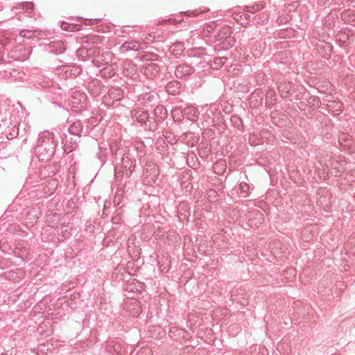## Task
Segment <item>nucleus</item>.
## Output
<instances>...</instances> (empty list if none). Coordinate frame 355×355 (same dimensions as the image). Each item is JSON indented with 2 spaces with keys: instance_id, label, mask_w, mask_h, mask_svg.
Masks as SVG:
<instances>
[{
  "instance_id": "nucleus-1",
  "label": "nucleus",
  "mask_w": 355,
  "mask_h": 355,
  "mask_svg": "<svg viewBox=\"0 0 355 355\" xmlns=\"http://www.w3.org/2000/svg\"><path fill=\"white\" fill-rule=\"evenodd\" d=\"M57 141L53 132L44 131L39 135L35 153L42 162L49 160L55 154Z\"/></svg>"
},
{
  "instance_id": "nucleus-29",
  "label": "nucleus",
  "mask_w": 355,
  "mask_h": 355,
  "mask_svg": "<svg viewBox=\"0 0 355 355\" xmlns=\"http://www.w3.org/2000/svg\"><path fill=\"white\" fill-rule=\"evenodd\" d=\"M150 58H147V60H157V58H158V55H150Z\"/></svg>"
},
{
  "instance_id": "nucleus-17",
  "label": "nucleus",
  "mask_w": 355,
  "mask_h": 355,
  "mask_svg": "<svg viewBox=\"0 0 355 355\" xmlns=\"http://www.w3.org/2000/svg\"><path fill=\"white\" fill-rule=\"evenodd\" d=\"M127 309L130 314L134 318L137 317L141 313V306L139 302L137 300H133L130 304L127 305Z\"/></svg>"
},
{
  "instance_id": "nucleus-27",
  "label": "nucleus",
  "mask_w": 355,
  "mask_h": 355,
  "mask_svg": "<svg viewBox=\"0 0 355 355\" xmlns=\"http://www.w3.org/2000/svg\"><path fill=\"white\" fill-rule=\"evenodd\" d=\"M330 0H318V4L320 6H326Z\"/></svg>"
},
{
  "instance_id": "nucleus-4",
  "label": "nucleus",
  "mask_w": 355,
  "mask_h": 355,
  "mask_svg": "<svg viewBox=\"0 0 355 355\" xmlns=\"http://www.w3.org/2000/svg\"><path fill=\"white\" fill-rule=\"evenodd\" d=\"M69 103L72 107H80V109L85 108L87 103V98L85 93L76 90L72 92Z\"/></svg>"
},
{
  "instance_id": "nucleus-12",
  "label": "nucleus",
  "mask_w": 355,
  "mask_h": 355,
  "mask_svg": "<svg viewBox=\"0 0 355 355\" xmlns=\"http://www.w3.org/2000/svg\"><path fill=\"white\" fill-rule=\"evenodd\" d=\"M103 38L99 35H87L83 38V43L85 44L84 46H97L98 44L103 43Z\"/></svg>"
},
{
  "instance_id": "nucleus-16",
  "label": "nucleus",
  "mask_w": 355,
  "mask_h": 355,
  "mask_svg": "<svg viewBox=\"0 0 355 355\" xmlns=\"http://www.w3.org/2000/svg\"><path fill=\"white\" fill-rule=\"evenodd\" d=\"M341 19L347 24L355 25V10L347 9L342 12Z\"/></svg>"
},
{
  "instance_id": "nucleus-5",
  "label": "nucleus",
  "mask_w": 355,
  "mask_h": 355,
  "mask_svg": "<svg viewBox=\"0 0 355 355\" xmlns=\"http://www.w3.org/2000/svg\"><path fill=\"white\" fill-rule=\"evenodd\" d=\"M159 71V66L153 62L145 64L141 69L144 75L150 79L155 78L158 74Z\"/></svg>"
},
{
  "instance_id": "nucleus-24",
  "label": "nucleus",
  "mask_w": 355,
  "mask_h": 355,
  "mask_svg": "<svg viewBox=\"0 0 355 355\" xmlns=\"http://www.w3.org/2000/svg\"><path fill=\"white\" fill-rule=\"evenodd\" d=\"M56 47L57 50L55 51V53H62L64 51V48L63 46V44L62 42H57L56 43Z\"/></svg>"
},
{
  "instance_id": "nucleus-6",
  "label": "nucleus",
  "mask_w": 355,
  "mask_h": 355,
  "mask_svg": "<svg viewBox=\"0 0 355 355\" xmlns=\"http://www.w3.org/2000/svg\"><path fill=\"white\" fill-rule=\"evenodd\" d=\"M194 72V69L187 64H179L175 67V75L178 78H184Z\"/></svg>"
},
{
  "instance_id": "nucleus-10",
  "label": "nucleus",
  "mask_w": 355,
  "mask_h": 355,
  "mask_svg": "<svg viewBox=\"0 0 355 355\" xmlns=\"http://www.w3.org/2000/svg\"><path fill=\"white\" fill-rule=\"evenodd\" d=\"M178 110H180V112L184 116H186L190 121H196L198 118V111L192 105L187 106L184 108L176 107L174 111L176 112Z\"/></svg>"
},
{
  "instance_id": "nucleus-32",
  "label": "nucleus",
  "mask_w": 355,
  "mask_h": 355,
  "mask_svg": "<svg viewBox=\"0 0 355 355\" xmlns=\"http://www.w3.org/2000/svg\"><path fill=\"white\" fill-rule=\"evenodd\" d=\"M151 37H152V36L149 35V37H146L145 40H148V41L153 42L154 40V37L153 39H151Z\"/></svg>"
},
{
  "instance_id": "nucleus-35",
  "label": "nucleus",
  "mask_w": 355,
  "mask_h": 355,
  "mask_svg": "<svg viewBox=\"0 0 355 355\" xmlns=\"http://www.w3.org/2000/svg\"><path fill=\"white\" fill-rule=\"evenodd\" d=\"M336 0H332L331 3L330 4H332L334 1H335Z\"/></svg>"
},
{
  "instance_id": "nucleus-33",
  "label": "nucleus",
  "mask_w": 355,
  "mask_h": 355,
  "mask_svg": "<svg viewBox=\"0 0 355 355\" xmlns=\"http://www.w3.org/2000/svg\"><path fill=\"white\" fill-rule=\"evenodd\" d=\"M188 15L190 16L191 14H193L194 15H196L197 14L195 13V11H193V12H190V11H188Z\"/></svg>"
},
{
  "instance_id": "nucleus-22",
  "label": "nucleus",
  "mask_w": 355,
  "mask_h": 355,
  "mask_svg": "<svg viewBox=\"0 0 355 355\" xmlns=\"http://www.w3.org/2000/svg\"><path fill=\"white\" fill-rule=\"evenodd\" d=\"M223 60L220 58H216L214 60V63L211 64L213 69H218L223 66Z\"/></svg>"
},
{
  "instance_id": "nucleus-31",
  "label": "nucleus",
  "mask_w": 355,
  "mask_h": 355,
  "mask_svg": "<svg viewBox=\"0 0 355 355\" xmlns=\"http://www.w3.org/2000/svg\"><path fill=\"white\" fill-rule=\"evenodd\" d=\"M13 53H14V52H12H12H11V55H10V56H11L12 58H15V60H18V59H19V57H18L17 55H15Z\"/></svg>"
},
{
  "instance_id": "nucleus-8",
  "label": "nucleus",
  "mask_w": 355,
  "mask_h": 355,
  "mask_svg": "<svg viewBox=\"0 0 355 355\" xmlns=\"http://www.w3.org/2000/svg\"><path fill=\"white\" fill-rule=\"evenodd\" d=\"M77 54L78 55H83L84 54H86L87 56L94 57L95 61L101 55V49L98 46L90 47L83 46L77 51Z\"/></svg>"
},
{
  "instance_id": "nucleus-34",
  "label": "nucleus",
  "mask_w": 355,
  "mask_h": 355,
  "mask_svg": "<svg viewBox=\"0 0 355 355\" xmlns=\"http://www.w3.org/2000/svg\"><path fill=\"white\" fill-rule=\"evenodd\" d=\"M170 87H170V85H168V86H167V87H166V88H167V91H168V92H171V91H170Z\"/></svg>"
},
{
  "instance_id": "nucleus-28",
  "label": "nucleus",
  "mask_w": 355,
  "mask_h": 355,
  "mask_svg": "<svg viewBox=\"0 0 355 355\" xmlns=\"http://www.w3.org/2000/svg\"><path fill=\"white\" fill-rule=\"evenodd\" d=\"M115 177L116 180H118L119 178H122V174L121 173L120 171H117L116 170H115Z\"/></svg>"
},
{
  "instance_id": "nucleus-23",
  "label": "nucleus",
  "mask_w": 355,
  "mask_h": 355,
  "mask_svg": "<svg viewBox=\"0 0 355 355\" xmlns=\"http://www.w3.org/2000/svg\"><path fill=\"white\" fill-rule=\"evenodd\" d=\"M239 188L242 193H248L250 190V186L248 183L242 182L239 184Z\"/></svg>"
},
{
  "instance_id": "nucleus-21",
  "label": "nucleus",
  "mask_w": 355,
  "mask_h": 355,
  "mask_svg": "<svg viewBox=\"0 0 355 355\" xmlns=\"http://www.w3.org/2000/svg\"><path fill=\"white\" fill-rule=\"evenodd\" d=\"M292 87V85L290 83H281L278 87L280 92L282 93H288V92L291 90Z\"/></svg>"
},
{
  "instance_id": "nucleus-13",
  "label": "nucleus",
  "mask_w": 355,
  "mask_h": 355,
  "mask_svg": "<svg viewBox=\"0 0 355 355\" xmlns=\"http://www.w3.org/2000/svg\"><path fill=\"white\" fill-rule=\"evenodd\" d=\"M116 64H107L101 70V75L104 78H110L116 74Z\"/></svg>"
},
{
  "instance_id": "nucleus-7",
  "label": "nucleus",
  "mask_w": 355,
  "mask_h": 355,
  "mask_svg": "<svg viewBox=\"0 0 355 355\" xmlns=\"http://www.w3.org/2000/svg\"><path fill=\"white\" fill-rule=\"evenodd\" d=\"M123 73L124 76L135 79L137 77V67L133 62L126 60L123 64Z\"/></svg>"
},
{
  "instance_id": "nucleus-2",
  "label": "nucleus",
  "mask_w": 355,
  "mask_h": 355,
  "mask_svg": "<svg viewBox=\"0 0 355 355\" xmlns=\"http://www.w3.org/2000/svg\"><path fill=\"white\" fill-rule=\"evenodd\" d=\"M123 96V90L119 87H112L107 95L103 97V103L107 107L112 106L115 102L120 101Z\"/></svg>"
},
{
  "instance_id": "nucleus-20",
  "label": "nucleus",
  "mask_w": 355,
  "mask_h": 355,
  "mask_svg": "<svg viewBox=\"0 0 355 355\" xmlns=\"http://www.w3.org/2000/svg\"><path fill=\"white\" fill-rule=\"evenodd\" d=\"M265 7V5L263 3H257L254 5L248 6L247 8L248 10V12L251 13H254L257 11H259L262 9H263Z\"/></svg>"
},
{
  "instance_id": "nucleus-14",
  "label": "nucleus",
  "mask_w": 355,
  "mask_h": 355,
  "mask_svg": "<svg viewBox=\"0 0 355 355\" xmlns=\"http://www.w3.org/2000/svg\"><path fill=\"white\" fill-rule=\"evenodd\" d=\"M13 9H21L24 10L29 17H35V15L33 14L34 10V4L32 2H21L19 3L17 6L14 7Z\"/></svg>"
},
{
  "instance_id": "nucleus-26",
  "label": "nucleus",
  "mask_w": 355,
  "mask_h": 355,
  "mask_svg": "<svg viewBox=\"0 0 355 355\" xmlns=\"http://www.w3.org/2000/svg\"><path fill=\"white\" fill-rule=\"evenodd\" d=\"M164 111V108L163 106H158L154 110V113L155 115L158 114H162V112Z\"/></svg>"
},
{
  "instance_id": "nucleus-25",
  "label": "nucleus",
  "mask_w": 355,
  "mask_h": 355,
  "mask_svg": "<svg viewBox=\"0 0 355 355\" xmlns=\"http://www.w3.org/2000/svg\"><path fill=\"white\" fill-rule=\"evenodd\" d=\"M336 114H339L342 112V104L340 102L336 103V109L334 111Z\"/></svg>"
},
{
  "instance_id": "nucleus-18",
  "label": "nucleus",
  "mask_w": 355,
  "mask_h": 355,
  "mask_svg": "<svg viewBox=\"0 0 355 355\" xmlns=\"http://www.w3.org/2000/svg\"><path fill=\"white\" fill-rule=\"evenodd\" d=\"M134 116L136 120L141 124H146L147 121L149 119V114L148 112L144 110H139L135 112Z\"/></svg>"
},
{
  "instance_id": "nucleus-9",
  "label": "nucleus",
  "mask_w": 355,
  "mask_h": 355,
  "mask_svg": "<svg viewBox=\"0 0 355 355\" xmlns=\"http://www.w3.org/2000/svg\"><path fill=\"white\" fill-rule=\"evenodd\" d=\"M68 129L71 134L78 137H81L83 135H87L89 132L87 128L84 129L83 124L80 120L71 123Z\"/></svg>"
},
{
  "instance_id": "nucleus-11",
  "label": "nucleus",
  "mask_w": 355,
  "mask_h": 355,
  "mask_svg": "<svg viewBox=\"0 0 355 355\" xmlns=\"http://www.w3.org/2000/svg\"><path fill=\"white\" fill-rule=\"evenodd\" d=\"M121 164L123 168L126 171L127 173L128 172V175H130L134 171L136 161L135 159H132V157H131L128 153H126L124 154L122 157Z\"/></svg>"
},
{
  "instance_id": "nucleus-3",
  "label": "nucleus",
  "mask_w": 355,
  "mask_h": 355,
  "mask_svg": "<svg viewBox=\"0 0 355 355\" xmlns=\"http://www.w3.org/2000/svg\"><path fill=\"white\" fill-rule=\"evenodd\" d=\"M231 31L229 28H224L220 31L216 36L218 41L220 42L222 49H228L234 46L235 40L231 37Z\"/></svg>"
},
{
  "instance_id": "nucleus-30",
  "label": "nucleus",
  "mask_w": 355,
  "mask_h": 355,
  "mask_svg": "<svg viewBox=\"0 0 355 355\" xmlns=\"http://www.w3.org/2000/svg\"><path fill=\"white\" fill-rule=\"evenodd\" d=\"M220 59H222L223 60V64H225V62L227 60V58L225 57V56H223V57H219Z\"/></svg>"
},
{
  "instance_id": "nucleus-15",
  "label": "nucleus",
  "mask_w": 355,
  "mask_h": 355,
  "mask_svg": "<svg viewBox=\"0 0 355 355\" xmlns=\"http://www.w3.org/2000/svg\"><path fill=\"white\" fill-rule=\"evenodd\" d=\"M141 49H142V47L141 46L140 42L136 40L125 42L121 46V49L123 52L128 51L130 50L138 51Z\"/></svg>"
},
{
  "instance_id": "nucleus-19",
  "label": "nucleus",
  "mask_w": 355,
  "mask_h": 355,
  "mask_svg": "<svg viewBox=\"0 0 355 355\" xmlns=\"http://www.w3.org/2000/svg\"><path fill=\"white\" fill-rule=\"evenodd\" d=\"M113 54L110 51H105L101 53L95 62L101 64H107L112 60Z\"/></svg>"
}]
</instances>
